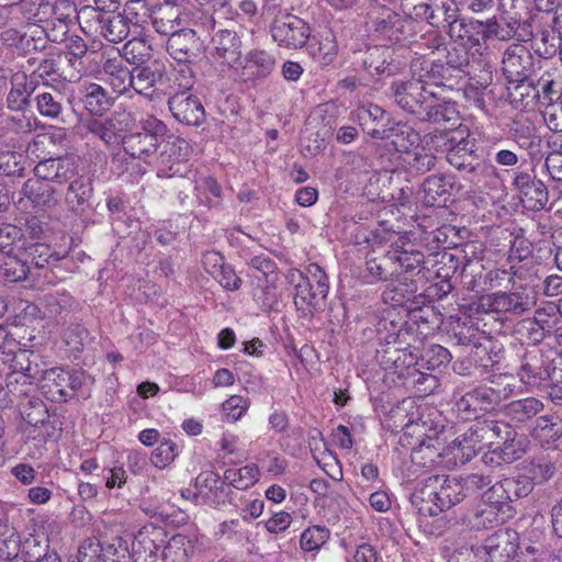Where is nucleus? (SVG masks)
<instances>
[{"mask_svg": "<svg viewBox=\"0 0 562 562\" xmlns=\"http://www.w3.org/2000/svg\"><path fill=\"white\" fill-rule=\"evenodd\" d=\"M24 252H14L12 248L0 245V274L8 282H22L30 273L27 261L23 259Z\"/></svg>", "mask_w": 562, "mask_h": 562, "instance_id": "obj_31", "label": "nucleus"}, {"mask_svg": "<svg viewBox=\"0 0 562 562\" xmlns=\"http://www.w3.org/2000/svg\"><path fill=\"white\" fill-rule=\"evenodd\" d=\"M259 480V470L256 464H247L240 468H231L224 472L225 484L237 490H247Z\"/></svg>", "mask_w": 562, "mask_h": 562, "instance_id": "obj_48", "label": "nucleus"}, {"mask_svg": "<svg viewBox=\"0 0 562 562\" xmlns=\"http://www.w3.org/2000/svg\"><path fill=\"white\" fill-rule=\"evenodd\" d=\"M194 74L188 64H178L170 78L169 93H189L194 86Z\"/></svg>", "mask_w": 562, "mask_h": 562, "instance_id": "obj_56", "label": "nucleus"}, {"mask_svg": "<svg viewBox=\"0 0 562 562\" xmlns=\"http://www.w3.org/2000/svg\"><path fill=\"white\" fill-rule=\"evenodd\" d=\"M80 27L86 33L99 32L106 41L120 43L131 33V26L121 13H100L91 7H85L78 12Z\"/></svg>", "mask_w": 562, "mask_h": 562, "instance_id": "obj_9", "label": "nucleus"}, {"mask_svg": "<svg viewBox=\"0 0 562 562\" xmlns=\"http://www.w3.org/2000/svg\"><path fill=\"white\" fill-rule=\"evenodd\" d=\"M512 186L519 194V198L529 210H543L549 200L548 189L536 176L524 171H515Z\"/></svg>", "mask_w": 562, "mask_h": 562, "instance_id": "obj_15", "label": "nucleus"}, {"mask_svg": "<svg viewBox=\"0 0 562 562\" xmlns=\"http://www.w3.org/2000/svg\"><path fill=\"white\" fill-rule=\"evenodd\" d=\"M473 49L460 45L451 47L447 50V67L441 64H432L428 77L430 79H436L437 77L443 78L445 72H447L449 68L471 75L482 65V56L475 55L473 58L471 55Z\"/></svg>", "mask_w": 562, "mask_h": 562, "instance_id": "obj_22", "label": "nucleus"}, {"mask_svg": "<svg viewBox=\"0 0 562 562\" xmlns=\"http://www.w3.org/2000/svg\"><path fill=\"white\" fill-rule=\"evenodd\" d=\"M93 188L89 178L76 176L68 186L65 201L72 211H85L89 205Z\"/></svg>", "mask_w": 562, "mask_h": 562, "instance_id": "obj_42", "label": "nucleus"}, {"mask_svg": "<svg viewBox=\"0 0 562 562\" xmlns=\"http://www.w3.org/2000/svg\"><path fill=\"white\" fill-rule=\"evenodd\" d=\"M362 65L370 76L392 77L401 74L406 63L398 59L394 49L386 46H374L366 52Z\"/></svg>", "mask_w": 562, "mask_h": 562, "instance_id": "obj_17", "label": "nucleus"}, {"mask_svg": "<svg viewBox=\"0 0 562 562\" xmlns=\"http://www.w3.org/2000/svg\"><path fill=\"white\" fill-rule=\"evenodd\" d=\"M179 453L177 443L170 439L160 441L159 446L151 452L150 461L158 469H165L171 464Z\"/></svg>", "mask_w": 562, "mask_h": 562, "instance_id": "obj_62", "label": "nucleus"}, {"mask_svg": "<svg viewBox=\"0 0 562 562\" xmlns=\"http://www.w3.org/2000/svg\"><path fill=\"white\" fill-rule=\"evenodd\" d=\"M479 423L481 425V438H486L488 445L493 443L494 440H499L504 443L513 441L515 431L508 424L497 420H483Z\"/></svg>", "mask_w": 562, "mask_h": 562, "instance_id": "obj_53", "label": "nucleus"}, {"mask_svg": "<svg viewBox=\"0 0 562 562\" xmlns=\"http://www.w3.org/2000/svg\"><path fill=\"white\" fill-rule=\"evenodd\" d=\"M432 86L440 87L443 82L430 83L422 77L396 79L390 86V98L403 111L417 115L424 112V105L434 91Z\"/></svg>", "mask_w": 562, "mask_h": 562, "instance_id": "obj_6", "label": "nucleus"}, {"mask_svg": "<svg viewBox=\"0 0 562 562\" xmlns=\"http://www.w3.org/2000/svg\"><path fill=\"white\" fill-rule=\"evenodd\" d=\"M330 536V531L325 526H312L305 529L301 535V548L304 551L318 550Z\"/></svg>", "mask_w": 562, "mask_h": 562, "instance_id": "obj_61", "label": "nucleus"}, {"mask_svg": "<svg viewBox=\"0 0 562 562\" xmlns=\"http://www.w3.org/2000/svg\"><path fill=\"white\" fill-rule=\"evenodd\" d=\"M431 133L424 136V144L413 153L403 157L404 162L409 170L416 173H425L431 170L437 162L435 147L428 144Z\"/></svg>", "mask_w": 562, "mask_h": 562, "instance_id": "obj_44", "label": "nucleus"}, {"mask_svg": "<svg viewBox=\"0 0 562 562\" xmlns=\"http://www.w3.org/2000/svg\"><path fill=\"white\" fill-rule=\"evenodd\" d=\"M507 518H509V516L504 514L502 509H497V507H493L483 502L462 519V524L471 529L481 530L493 528L504 522Z\"/></svg>", "mask_w": 562, "mask_h": 562, "instance_id": "obj_38", "label": "nucleus"}, {"mask_svg": "<svg viewBox=\"0 0 562 562\" xmlns=\"http://www.w3.org/2000/svg\"><path fill=\"white\" fill-rule=\"evenodd\" d=\"M100 79L109 85L117 95L128 94L133 83V72L121 57L101 59Z\"/></svg>", "mask_w": 562, "mask_h": 562, "instance_id": "obj_24", "label": "nucleus"}, {"mask_svg": "<svg viewBox=\"0 0 562 562\" xmlns=\"http://www.w3.org/2000/svg\"><path fill=\"white\" fill-rule=\"evenodd\" d=\"M555 70H547L535 82H530V87L535 90V95L542 105L562 100L561 82L555 79Z\"/></svg>", "mask_w": 562, "mask_h": 562, "instance_id": "obj_43", "label": "nucleus"}, {"mask_svg": "<svg viewBox=\"0 0 562 562\" xmlns=\"http://www.w3.org/2000/svg\"><path fill=\"white\" fill-rule=\"evenodd\" d=\"M425 256L409 240L398 239L382 254L368 258L366 268L373 281H407L424 270Z\"/></svg>", "mask_w": 562, "mask_h": 562, "instance_id": "obj_1", "label": "nucleus"}, {"mask_svg": "<svg viewBox=\"0 0 562 562\" xmlns=\"http://www.w3.org/2000/svg\"><path fill=\"white\" fill-rule=\"evenodd\" d=\"M168 106L180 123L198 126L205 120V111L200 99L191 93H169Z\"/></svg>", "mask_w": 562, "mask_h": 562, "instance_id": "obj_23", "label": "nucleus"}, {"mask_svg": "<svg viewBox=\"0 0 562 562\" xmlns=\"http://www.w3.org/2000/svg\"><path fill=\"white\" fill-rule=\"evenodd\" d=\"M451 360L449 350L440 345L429 346L422 355L420 360L415 366L427 370H436L447 366Z\"/></svg>", "mask_w": 562, "mask_h": 562, "instance_id": "obj_54", "label": "nucleus"}, {"mask_svg": "<svg viewBox=\"0 0 562 562\" xmlns=\"http://www.w3.org/2000/svg\"><path fill=\"white\" fill-rule=\"evenodd\" d=\"M423 110L424 112L418 114V117L422 121L435 124L457 121L459 116L456 103L438 98L435 90Z\"/></svg>", "mask_w": 562, "mask_h": 562, "instance_id": "obj_34", "label": "nucleus"}, {"mask_svg": "<svg viewBox=\"0 0 562 562\" xmlns=\"http://www.w3.org/2000/svg\"><path fill=\"white\" fill-rule=\"evenodd\" d=\"M63 37L61 34L54 33V29L27 25L22 32L18 50L22 54L40 52L46 48L47 41L57 43L63 41Z\"/></svg>", "mask_w": 562, "mask_h": 562, "instance_id": "obj_33", "label": "nucleus"}, {"mask_svg": "<svg viewBox=\"0 0 562 562\" xmlns=\"http://www.w3.org/2000/svg\"><path fill=\"white\" fill-rule=\"evenodd\" d=\"M167 539L162 527L153 524L143 526L138 532L131 538L134 557H154L165 547Z\"/></svg>", "mask_w": 562, "mask_h": 562, "instance_id": "obj_28", "label": "nucleus"}, {"mask_svg": "<svg viewBox=\"0 0 562 562\" xmlns=\"http://www.w3.org/2000/svg\"><path fill=\"white\" fill-rule=\"evenodd\" d=\"M531 436L541 445L550 449L557 446L562 438V419L557 415H542L536 419Z\"/></svg>", "mask_w": 562, "mask_h": 562, "instance_id": "obj_36", "label": "nucleus"}, {"mask_svg": "<svg viewBox=\"0 0 562 562\" xmlns=\"http://www.w3.org/2000/svg\"><path fill=\"white\" fill-rule=\"evenodd\" d=\"M58 4L49 0H22L12 7L15 13H19L30 26H38L45 23V26L53 24V29H60L61 36L66 34L67 25L64 14H58Z\"/></svg>", "mask_w": 562, "mask_h": 562, "instance_id": "obj_13", "label": "nucleus"}, {"mask_svg": "<svg viewBox=\"0 0 562 562\" xmlns=\"http://www.w3.org/2000/svg\"><path fill=\"white\" fill-rule=\"evenodd\" d=\"M104 543L98 539L85 540L78 552L79 562H105L104 560Z\"/></svg>", "mask_w": 562, "mask_h": 562, "instance_id": "obj_64", "label": "nucleus"}, {"mask_svg": "<svg viewBox=\"0 0 562 562\" xmlns=\"http://www.w3.org/2000/svg\"><path fill=\"white\" fill-rule=\"evenodd\" d=\"M394 417L395 423H401L398 426L403 431L400 445L411 451L412 462L425 468L434 465L440 452L431 443L432 438L427 435L429 428L423 420L419 407L412 400L404 401L394 412Z\"/></svg>", "mask_w": 562, "mask_h": 562, "instance_id": "obj_2", "label": "nucleus"}, {"mask_svg": "<svg viewBox=\"0 0 562 562\" xmlns=\"http://www.w3.org/2000/svg\"><path fill=\"white\" fill-rule=\"evenodd\" d=\"M311 27L307 22L294 14L276 16L270 25L273 41L283 48H303L311 37Z\"/></svg>", "mask_w": 562, "mask_h": 562, "instance_id": "obj_12", "label": "nucleus"}, {"mask_svg": "<svg viewBox=\"0 0 562 562\" xmlns=\"http://www.w3.org/2000/svg\"><path fill=\"white\" fill-rule=\"evenodd\" d=\"M454 4L450 0H432L431 3H419L415 5V15L425 19L432 26H438L439 15L442 14L443 19L451 13Z\"/></svg>", "mask_w": 562, "mask_h": 562, "instance_id": "obj_50", "label": "nucleus"}, {"mask_svg": "<svg viewBox=\"0 0 562 562\" xmlns=\"http://www.w3.org/2000/svg\"><path fill=\"white\" fill-rule=\"evenodd\" d=\"M517 375L525 385L537 387L547 383H558L562 370L552 366L541 349L532 347L526 349L519 357Z\"/></svg>", "mask_w": 562, "mask_h": 562, "instance_id": "obj_10", "label": "nucleus"}, {"mask_svg": "<svg viewBox=\"0 0 562 562\" xmlns=\"http://www.w3.org/2000/svg\"><path fill=\"white\" fill-rule=\"evenodd\" d=\"M375 31L385 40L397 43L412 31V21L405 20L389 8H381L378 15L371 13Z\"/></svg>", "mask_w": 562, "mask_h": 562, "instance_id": "obj_25", "label": "nucleus"}, {"mask_svg": "<svg viewBox=\"0 0 562 562\" xmlns=\"http://www.w3.org/2000/svg\"><path fill=\"white\" fill-rule=\"evenodd\" d=\"M85 126L89 133L98 137L108 146L121 142L119 136V128L114 119H90L85 123Z\"/></svg>", "mask_w": 562, "mask_h": 562, "instance_id": "obj_49", "label": "nucleus"}, {"mask_svg": "<svg viewBox=\"0 0 562 562\" xmlns=\"http://www.w3.org/2000/svg\"><path fill=\"white\" fill-rule=\"evenodd\" d=\"M189 144L183 138H167L164 136L160 151V159L157 175L159 177H171L179 170L173 169V165L180 162L189 155Z\"/></svg>", "mask_w": 562, "mask_h": 562, "instance_id": "obj_29", "label": "nucleus"}, {"mask_svg": "<svg viewBox=\"0 0 562 562\" xmlns=\"http://www.w3.org/2000/svg\"><path fill=\"white\" fill-rule=\"evenodd\" d=\"M480 423L473 425L465 434L458 437L452 442V450L456 451V457L460 452L462 461L471 460L477 451L482 450L486 442V438H481Z\"/></svg>", "mask_w": 562, "mask_h": 562, "instance_id": "obj_41", "label": "nucleus"}, {"mask_svg": "<svg viewBox=\"0 0 562 562\" xmlns=\"http://www.w3.org/2000/svg\"><path fill=\"white\" fill-rule=\"evenodd\" d=\"M443 22V27L448 29V34L456 45L473 49L471 53L473 58L475 55L482 56L484 48L483 21L460 18L454 7Z\"/></svg>", "mask_w": 562, "mask_h": 562, "instance_id": "obj_11", "label": "nucleus"}, {"mask_svg": "<svg viewBox=\"0 0 562 562\" xmlns=\"http://www.w3.org/2000/svg\"><path fill=\"white\" fill-rule=\"evenodd\" d=\"M536 305V292L532 286L518 280L512 283L509 291H498L481 299L486 312L513 313L520 315Z\"/></svg>", "mask_w": 562, "mask_h": 562, "instance_id": "obj_8", "label": "nucleus"}, {"mask_svg": "<svg viewBox=\"0 0 562 562\" xmlns=\"http://www.w3.org/2000/svg\"><path fill=\"white\" fill-rule=\"evenodd\" d=\"M502 64L503 74L510 83L529 80L536 70L533 55L520 44H513L505 50Z\"/></svg>", "mask_w": 562, "mask_h": 562, "instance_id": "obj_14", "label": "nucleus"}, {"mask_svg": "<svg viewBox=\"0 0 562 562\" xmlns=\"http://www.w3.org/2000/svg\"><path fill=\"white\" fill-rule=\"evenodd\" d=\"M131 536L114 537L104 543L105 562H133V550L130 549Z\"/></svg>", "mask_w": 562, "mask_h": 562, "instance_id": "obj_51", "label": "nucleus"}, {"mask_svg": "<svg viewBox=\"0 0 562 562\" xmlns=\"http://www.w3.org/2000/svg\"><path fill=\"white\" fill-rule=\"evenodd\" d=\"M78 94L86 111L93 116H102L114 105L115 98L97 82L82 81Z\"/></svg>", "mask_w": 562, "mask_h": 562, "instance_id": "obj_27", "label": "nucleus"}, {"mask_svg": "<svg viewBox=\"0 0 562 562\" xmlns=\"http://www.w3.org/2000/svg\"><path fill=\"white\" fill-rule=\"evenodd\" d=\"M274 57L266 50L255 49L247 54L244 68L255 69L261 77L268 76L274 68Z\"/></svg>", "mask_w": 562, "mask_h": 562, "instance_id": "obj_57", "label": "nucleus"}, {"mask_svg": "<svg viewBox=\"0 0 562 562\" xmlns=\"http://www.w3.org/2000/svg\"><path fill=\"white\" fill-rule=\"evenodd\" d=\"M389 138L396 149L406 157L424 144V137L412 126L402 123H394L390 127Z\"/></svg>", "mask_w": 562, "mask_h": 562, "instance_id": "obj_39", "label": "nucleus"}, {"mask_svg": "<svg viewBox=\"0 0 562 562\" xmlns=\"http://www.w3.org/2000/svg\"><path fill=\"white\" fill-rule=\"evenodd\" d=\"M518 533L512 530H498L487 537L491 562H531L522 559L525 552L518 553Z\"/></svg>", "mask_w": 562, "mask_h": 562, "instance_id": "obj_20", "label": "nucleus"}, {"mask_svg": "<svg viewBox=\"0 0 562 562\" xmlns=\"http://www.w3.org/2000/svg\"><path fill=\"white\" fill-rule=\"evenodd\" d=\"M300 281L295 285L294 304L305 314H313L326 300L329 292L328 277L321 266L311 263L307 274L299 272Z\"/></svg>", "mask_w": 562, "mask_h": 562, "instance_id": "obj_7", "label": "nucleus"}, {"mask_svg": "<svg viewBox=\"0 0 562 562\" xmlns=\"http://www.w3.org/2000/svg\"><path fill=\"white\" fill-rule=\"evenodd\" d=\"M483 502L497 507V509H502L509 517L513 516L512 499L509 494H507V490L503 486V480L493 484L483 494Z\"/></svg>", "mask_w": 562, "mask_h": 562, "instance_id": "obj_55", "label": "nucleus"}, {"mask_svg": "<svg viewBox=\"0 0 562 562\" xmlns=\"http://www.w3.org/2000/svg\"><path fill=\"white\" fill-rule=\"evenodd\" d=\"M560 321V313L554 304H549L543 308H538L533 315L535 324L544 333H552L554 326Z\"/></svg>", "mask_w": 562, "mask_h": 562, "instance_id": "obj_63", "label": "nucleus"}, {"mask_svg": "<svg viewBox=\"0 0 562 562\" xmlns=\"http://www.w3.org/2000/svg\"><path fill=\"white\" fill-rule=\"evenodd\" d=\"M194 499L198 504L209 506L224 505L229 501L232 491L222 481L220 475L213 471H203L194 482Z\"/></svg>", "mask_w": 562, "mask_h": 562, "instance_id": "obj_16", "label": "nucleus"}, {"mask_svg": "<svg viewBox=\"0 0 562 562\" xmlns=\"http://www.w3.org/2000/svg\"><path fill=\"white\" fill-rule=\"evenodd\" d=\"M20 192L33 207L44 211L54 209L59 201L52 183L35 175L23 183Z\"/></svg>", "mask_w": 562, "mask_h": 562, "instance_id": "obj_26", "label": "nucleus"}, {"mask_svg": "<svg viewBox=\"0 0 562 562\" xmlns=\"http://www.w3.org/2000/svg\"><path fill=\"white\" fill-rule=\"evenodd\" d=\"M499 393L492 387H477L456 402V411L462 419H477L499 401Z\"/></svg>", "mask_w": 562, "mask_h": 562, "instance_id": "obj_18", "label": "nucleus"}, {"mask_svg": "<svg viewBox=\"0 0 562 562\" xmlns=\"http://www.w3.org/2000/svg\"><path fill=\"white\" fill-rule=\"evenodd\" d=\"M362 131L375 139H389L392 126L390 115L376 104H367L357 108L353 112Z\"/></svg>", "mask_w": 562, "mask_h": 562, "instance_id": "obj_21", "label": "nucleus"}, {"mask_svg": "<svg viewBox=\"0 0 562 562\" xmlns=\"http://www.w3.org/2000/svg\"><path fill=\"white\" fill-rule=\"evenodd\" d=\"M35 87L29 81L25 72L19 71L11 77V89L7 97L9 109L13 111H22L29 104L30 97Z\"/></svg>", "mask_w": 562, "mask_h": 562, "instance_id": "obj_40", "label": "nucleus"}, {"mask_svg": "<svg viewBox=\"0 0 562 562\" xmlns=\"http://www.w3.org/2000/svg\"><path fill=\"white\" fill-rule=\"evenodd\" d=\"M33 172L49 183L65 184L78 176V165L69 155L50 157L40 160Z\"/></svg>", "mask_w": 562, "mask_h": 562, "instance_id": "obj_19", "label": "nucleus"}, {"mask_svg": "<svg viewBox=\"0 0 562 562\" xmlns=\"http://www.w3.org/2000/svg\"><path fill=\"white\" fill-rule=\"evenodd\" d=\"M512 133L515 143L528 153L532 162L541 159L542 137L531 122L516 121Z\"/></svg>", "mask_w": 562, "mask_h": 562, "instance_id": "obj_32", "label": "nucleus"}, {"mask_svg": "<svg viewBox=\"0 0 562 562\" xmlns=\"http://www.w3.org/2000/svg\"><path fill=\"white\" fill-rule=\"evenodd\" d=\"M467 497L462 481L456 476L430 475L422 480L411 495L420 514L437 516Z\"/></svg>", "mask_w": 562, "mask_h": 562, "instance_id": "obj_3", "label": "nucleus"}, {"mask_svg": "<svg viewBox=\"0 0 562 562\" xmlns=\"http://www.w3.org/2000/svg\"><path fill=\"white\" fill-rule=\"evenodd\" d=\"M123 16L126 24L131 26V33L136 35H142L153 19L150 8L143 0H130L125 5Z\"/></svg>", "mask_w": 562, "mask_h": 562, "instance_id": "obj_45", "label": "nucleus"}, {"mask_svg": "<svg viewBox=\"0 0 562 562\" xmlns=\"http://www.w3.org/2000/svg\"><path fill=\"white\" fill-rule=\"evenodd\" d=\"M63 97L60 93L41 92L36 95V108L42 116L48 119H58L63 113L64 106L61 103Z\"/></svg>", "mask_w": 562, "mask_h": 562, "instance_id": "obj_58", "label": "nucleus"}, {"mask_svg": "<svg viewBox=\"0 0 562 562\" xmlns=\"http://www.w3.org/2000/svg\"><path fill=\"white\" fill-rule=\"evenodd\" d=\"M132 72L133 83L131 90L153 100L155 91H151L150 93L148 91L162 79L165 75L164 67H161L158 63L146 66L138 65L132 70Z\"/></svg>", "mask_w": 562, "mask_h": 562, "instance_id": "obj_37", "label": "nucleus"}, {"mask_svg": "<svg viewBox=\"0 0 562 562\" xmlns=\"http://www.w3.org/2000/svg\"><path fill=\"white\" fill-rule=\"evenodd\" d=\"M140 131L131 132L121 137L124 153L134 160L147 165H156L158 168L161 144L167 136L168 127L153 114H146L139 119Z\"/></svg>", "mask_w": 562, "mask_h": 562, "instance_id": "obj_4", "label": "nucleus"}, {"mask_svg": "<svg viewBox=\"0 0 562 562\" xmlns=\"http://www.w3.org/2000/svg\"><path fill=\"white\" fill-rule=\"evenodd\" d=\"M150 45L140 37L133 34V38L127 41L122 48L121 55L131 65H140L149 56Z\"/></svg>", "mask_w": 562, "mask_h": 562, "instance_id": "obj_52", "label": "nucleus"}, {"mask_svg": "<svg viewBox=\"0 0 562 562\" xmlns=\"http://www.w3.org/2000/svg\"><path fill=\"white\" fill-rule=\"evenodd\" d=\"M26 158L16 151H0V175L7 177H23Z\"/></svg>", "mask_w": 562, "mask_h": 562, "instance_id": "obj_59", "label": "nucleus"}, {"mask_svg": "<svg viewBox=\"0 0 562 562\" xmlns=\"http://www.w3.org/2000/svg\"><path fill=\"white\" fill-rule=\"evenodd\" d=\"M483 38L484 42L490 38H497L499 41H508L515 37V31H513V26L515 24V19H509L505 23H501L496 18L487 19L483 22Z\"/></svg>", "mask_w": 562, "mask_h": 562, "instance_id": "obj_60", "label": "nucleus"}, {"mask_svg": "<svg viewBox=\"0 0 562 562\" xmlns=\"http://www.w3.org/2000/svg\"><path fill=\"white\" fill-rule=\"evenodd\" d=\"M217 58L229 67L243 66L240 38L229 30H218L212 37Z\"/></svg>", "mask_w": 562, "mask_h": 562, "instance_id": "obj_30", "label": "nucleus"}, {"mask_svg": "<svg viewBox=\"0 0 562 562\" xmlns=\"http://www.w3.org/2000/svg\"><path fill=\"white\" fill-rule=\"evenodd\" d=\"M195 31L182 30L172 33L167 42V52L178 64L191 63L196 54L194 52Z\"/></svg>", "mask_w": 562, "mask_h": 562, "instance_id": "obj_35", "label": "nucleus"}, {"mask_svg": "<svg viewBox=\"0 0 562 562\" xmlns=\"http://www.w3.org/2000/svg\"><path fill=\"white\" fill-rule=\"evenodd\" d=\"M451 189V179L445 175H432L423 182L425 203L428 205L439 204L441 199L446 202V195Z\"/></svg>", "mask_w": 562, "mask_h": 562, "instance_id": "obj_47", "label": "nucleus"}, {"mask_svg": "<svg viewBox=\"0 0 562 562\" xmlns=\"http://www.w3.org/2000/svg\"><path fill=\"white\" fill-rule=\"evenodd\" d=\"M428 144L437 153L445 154L449 165L459 171L467 172L476 158L474 140L462 125L456 130L435 131Z\"/></svg>", "mask_w": 562, "mask_h": 562, "instance_id": "obj_5", "label": "nucleus"}, {"mask_svg": "<svg viewBox=\"0 0 562 562\" xmlns=\"http://www.w3.org/2000/svg\"><path fill=\"white\" fill-rule=\"evenodd\" d=\"M543 408V403L538 398L526 397L508 403L505 406V414L516 423H525L542 412Z\"/></svg>", "mask_w": 562, "mask_h": 562, "instance_id": "obj_46", "label": "nucleus"}]
</instances>
